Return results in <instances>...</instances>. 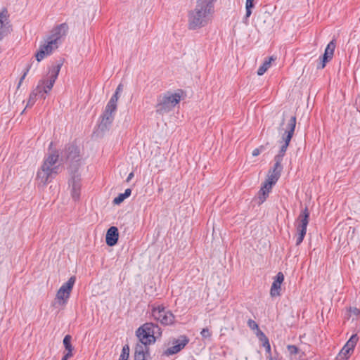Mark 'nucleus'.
Wrapping results in <instances>:
<instances>
[{"label":"nucleus","mask_w":360,"mask_h":360,"mask_svg":"<svg viewBox=\"0 0 360 360\" xmlns=\"http://www.w3.org/2000/svg\"><path fill=\"white\" fill-rule=\"evenodd\" d=\"M58 160L59 155L57 152L51 153L45 155L36 176V181L39 185H47L60 172V167Z\"/></svg>","instance_id":"nucleus-1"},{"label":"nucleus","mask_w":360,"mask_h":360,"mask_svg":"<svg viewBox=\"0 0 360 360\" xmlns=\"http://www.w3.org/2000/svg\"><path fill=\"white\" fill-rule=\"evenodd\" d=\"M63 58H59L53 62L49 68L47 78L39 81L37 86L32 91L37 98H46L45 94L52 89L63 65Z\"/></svg>","instance_id":"nucleus-2"},{"label":"nucleus","mask_w":360,"mask_h":360,"mask_svg":"<svg viewBox=\"0 0 360 360\" xmlns=\"http://www.w3.org/2000/svg\"><path fill=\"white\" fill-rule=\"evenodd\" d=\"M180 100L181 96L178 93L173 94L167 91L160 95L156 104V112L160 115L168 113L179 103Z\"/></svg>","instance_id":"nucleus-3"},{"label":"nucleus","mask_w":360,"mask_h":360,"mask_svg":"<svg viewBox=\"0 0 360 360\" xmlns=\"http://www.w3.org/2000/svg\"><path fill=\"white\" fill-rule=\"evenodd\" d=\"M210 15L195 7L188 14V27L191 30H195L206 26L210 20Z\"/></svg>","instance_id":"nucleus-4"},{"label":"nucleus","mask_w":360,"mask_h":360,"mask_svg":"<svg viewBox=\"0 0 360 360\" xmlns=\"http://www.w3.org/2000/svg\"><path fill=\"white\" fill-rule=\"evenodd\" d=\"M151 316L155 321L164 326L172 325L175 320V316L172 312L167 309L162 304H153L151 306Z\"/></svg>","instance_id":"nucleus-5"},{"label":"nucleus","mask_w":360,"mask_h":360,"mask_svg":"<svg viewBox=\"0 0 360 360\" xmlns=\"http://www.w3.org/2000/svg\"><path fill=\"white\" fill-rule=\"evenodd\" d=\"M160 328L153 323H146L136 330V335L139 341L147 344H152L155 342V334L159 333Z\"/></svg>","instance_id":"nucleus-6"},{"label":"nucleus","mask_w":360,"mask_h":360,"mask_svg":"<svg viewBox=\"0 0 360 360\" xmlns=\"http://www.w3.org/2000/svg\"><path fill=\"white\" fill-rule=\"evenodd\" d=\"M76 278L75 276H71L67 282L64 283L60 286L56 293V303L58 304L60 306L66 304L70 298V292L72 290Z\"/></svg>","instance_id":"nucleus-7"},{"label":"nucleus","mask_w":360,"mask_h":360,"mask_svg":"<svg viewBox=\"0 0 360 360\" xmlns=\"http://www.w3.org/2000/svg\"><path fill=\"white\" fill-rule=\"evenodd\" d=\"M58 48V45L46 38L45 39V44L40 46L39 50L35 54L37 60L38 62L41 61L45 57L50 56Z\"/></svg>","instance_id":"nucleus-8"},{"label":"nucleus","mask_w":360,"mask_h":360,"mask_svg":"<svg viewBox=\"0 0 360 360\" xmlns=\"http://www.w3.org/2000/svg\"><path fill=\"white\" fill-rule=\"evenodd\" d=\"M68 30V26L66 23L60 24L51 30L50 35L46 38L59 46L61 39L66 35Z\"/></svg>","instance_id":"nucleus-9"},{"label":"nucleus","mask_w":360,"mask_h":360,"mask_svg":"<svg viewBox=\"0 0 360 360\" xmlns=\"http://www.w3.org/2000/svg\"><path fill=\"white\" fill-rule=\"evenodd\" d=\"M359 338L356 334L352 335L339 353L340 360H348L349 354L352 352L358 342Z\"/></svg>","instance_id":"nucleus-10"},{"label":"nucleus","mask_w":360,"mask_h":360,"mask_svg":"<svg viewBox=\"0 0 360 360\" xmlns=\"http://www.w3.org/2000/svg\"><path fill=\"white\" fill-rule=\"evenodd\" d=\"M275 163L274 167L269 169V174L267 175V178L265 183L274 186L278 181V179L281 176V172L283 170V166L281 165V162L278 160H274Z\"/></svg>","instance_id":"nucleus-11"},{"label":"nucleus","mask_w":360,"mask_h":360,"mask_svg":"<svg viewBox=\"0 0 360 360\" xmlns=\"http://www.w3.org/2000/svg\"><path fill=\"white\" fill-rule=\"evenodd\" d=\"M117 109H112L108 105L105 106V110L101 116V121L99 127L101 130L106 129L112 122L114 120L115 112Z\"/></svg>","instance_id":"nucleus-12"},{"label":"nucleus","mask_w":360,"mask_h":360,"mask_svg":"<svg viewBox=\"0 0 360 360\" xmlns=\"http://www.w3.org/2000/svg\"><path fill=\"white\" fill-rule=\"evenodd\" d=\"M188 341L189 340L186 336H181L179 339L175 340L174 341V346L167 348L164 352V355L168 356L178 353L188 344Z\"/></svg>","instance_id":"nucleus-13"},{"label":"nucleus","mask_w":360,"mask_h":360,"mask_svg":"<svg viewBox=\"0 0 360 360\" xmlns=\"http://www.w3.org/2000/svg\"><path fill=\"white\" fill-rule=\"evenodd\" d=\"M295 126L296 117L292 116L287 124L284 133L282 135V143H285L289 145V143L293 136Z\"/></svg>","instance_id":"nucleus-14"},{"label":"nucleus","mask_w":360,"mask_h":360,"mask_svg":"<svg viewBox=\"0 0 360 360\" xmlns=\"http://www.w3.org/2000/svg\"><path fill=\"white\" fill-rule=\"evenodd\" d=\"M149 344L139 341L136 345L134 360H146L149 355Z\"/></svg>","instance_id":"nucleus-15"},{"label":"nucleus","mask_w":360,"mask_h":360,"mask_svg":"<svg viewBox=\"0 0 360 360\" xmlns=\"http://www.w3.org/2000/svg\"><path fill=\"white\" fill-rule=\"evenodd\" d=\"M79 148L71 144L66 147L63 155L66 157L67 160L74 163L79 161Z\"/></svg>","instance_id":"nucleus-16"},{"label":"nucleus","mask_w":360,"mask_h":360,"mask_svg":"<svg viewBox=\"0 0 360 360\" xmlns=\"http://www.w3.org/2000/svg\"><path fill=\"white\" fill-rule=\"evenodd\" d=\"M309 212L308 208L306 207L300 214L297 222H296V229H302L306 230L307 228V225L309 224Z\"/></svg>","instance_id":"nucleus-17"},{"label":"nucleus","mask_w":360,"mask_h":360,"mask_svg":"<svg viewBox=\"0 0 360 360\" xmlns=\"http://www.w3.org/2000/svg\"><path fill=\"white\" fill-rule=\"evenodd\" d=\"M119 232L115 226H111L108 229L105 236V242L108 246H114L118 240Z\"/></svg>","instance_id":"nucleus-18"},{"label":"nucleus","mask_w":360,"mask_h":360,"mask_svg":"<svg viewBox=\"0 0 360 360\" xmlns=\"http://www.w3.org/2000/svg\"><path fill=\"white\" fill-rule=\"evenodd\" d=\"M215 1L216 0H197L195 7L211 15L214 12Z\"/></svg>","instance_id":"nucleus-19"},{"label":"nucleus","mask_w":360,"mask_h":360,"mask_svg":"<svg viewBox=\"0 0 360 360\" xmlns=\"http://www.w3.org/2000/svg\"><path fill=\"white\" fill-rule=\"evenodd\" d=\"M79 181L80 179L78 178V176L74 174L72 179L69 181L70 186H72V197L75 200H77L80 196L81 185Z\"/></svg>","instance_id":"nucleus-20"},{"label":"nucleus","mask_w":360,"mask_h":360,"mask_svg":"<svg viewBox=\"0 0 360 360\" xmlns=\"http://www.w3.org/2000/svg\"><path fill=\"white\" fill-rule=\"evenodd\" d=\"M272 188V186L264 183L262 186L261 187L260 190L258 192V204L261 205L268 198L269 193L271 192Z\"/></svg>","instance_id":"nucleus-21"},{"label":"nucleus","mask_w":360,"mask_h":360,"mask_svg":"<svg viewBox=\"0 0 360 360\" xmlns=\"http://www.w3.org/2000/svg\"><path fill=\"white\" fill-rule=\"evenodd\" d=\"M8 24L7 11L4 9L0 12V41H1L6 33V25Z\"/></svg>","instance_id":"nucleus-22"},{"label":"nucleus","mask_w":360,"mask_h":360,"mask_svg":"<svg viewBox=\"0 0 360 360\" xmlns=\"http://www.w3.org/2000/svg\"><path fill=\"white\" fill-rule=\"evenodd\" d=\"M275 60L276 58L274 56H271L270 58L265 59L262 65L258 68L257 75L259 76L263 75L271 67V62Z\"/></svg>","instance_id":"nucleus-23"},{"label":"nucleus","mask_w":360,"mask_h":360,"mask_svg":"<svg viewBox=\"0 0 360 360\" xmlns=\"http://www.w3.org/2000/svg\"><path fill=\"white\" fill-rule=\"evenodd\" d=\"M335 46H336V44H335V41L334 39H333L332 41H330L328 43V44L327 45V46L325 49V52L323 55L325 57V59L329 58L331 60L333 58Z\"/></svg>","instance_id":"nucleus-24"},{"label":"nucleus","mask_w":360,"mask_h":360,"mask_svg":"<svg viewBox=\"0 0 360 360\" xmlns=\"http://www.w3.org/2000/svg\"><path fill=\"white\" fill-rule=\"evenodd\" d=\"M131 193V190L130 188H127L123 193H120L117 197L115 198L113 200V203L115 205H119L124 200L127 198L129 197Z\"/></svg>","instance_id":"nucleus-25"},{"label":"nucleus","mask_w":360,"mask_h":360,"mask_svg":"<svg viewBox=\"0 0 360 360\" xmlns=\"http://www.w3.org/2000/svg\"><path fill=\"white\" fill-rule=\"evenodd\" d=\"M288 147V144L282 143L278 154L274 157V160H278L282 162L283 156L285 155Z\"/></svg>","instance_id":"nucleus-26"},{"label":"nucleus","mask_w":360,"mask_h":360,"mask_svg":"<svg viewBox=\"0 0 360 360\" xmlns=\"http://www.w3.org/2000/svg\"><path fill=\"white\" fill-rule=\"evenodd\" d=\"M281 286V283H276L275 281L273 282L270 290V294L271 297H276L280 295Z\"/></svg>","instance_id":"nucleus-27"},{"label":"nucleus","mask_w":360,"mask_h":360,"mask_svg":"<svg viewBox=\"0 0 360 360\" xmlns=\"http://www.w3.org/2000/svg\"><path fill=\"white\" fill-rule=\"evenodd\" d=\"M71 339L72 337L70 335H66L63 338V342L67 352L72 353L73 347L71 345Z\"/></svg>","instance_id":"nucleus-28"},{"label":"nucleus","mask_w":360,"mask_h":360,"mask_svg":"<svg viewBox=\"0 0 360 360\" xmlns=\"http://www.w3.org/2000/svg\"><path fill=\"white\" fill-rule=\"evenodd\" d=\"M254 1L255 0H246V3H245L246 13H245V20H248L252 14V8L254 7V3H253Z\"/></svg>","instance_id":"nucleus-29"},{"label":"nucleus","mask_w":360,"mask_h":360,"mask_svg":"<svg viewBox=\"0 0 360 360\" xmlns=\"http://www.w3.org/2000/svg\"><path fill=\"white\" fill-rule=\"evenodd\" d=\"M297 230V238H296V245H300L306 235L307 231L302 229H296Z\"/></svg>","instance_id":"nucleus-30"},{"label":"nucleus","mask_w":360,"mask_h":360,"mask_svg":"<svg viewBox=\"0 0 360 360\" xmlns=\"http://www.w3.org/2000/svg\"><path fill=\"white\" fill-rule=\"evenodd\" d=\"M129 347L128 345L123 346L119 360H127L129 356Z\"/></svg>","instance_id":"nucleus-31"},{"label":"nucleus","mask_w":360,"mask_h":360,"mask_svg":"<svg viewBox=\"0 0 360 360\" xmlns=\"http://www.w3.org/2000/svg\"><path fill=\"white\" fill-rule=\"evenodd\" d=\"M118 99H119V96L113 94L106 105L112 107V109H117V103Z\"/></svg>","instance_id":"nucleus-32"},{"label":"nucleus","mask_w":360,"mask_h":360,"mask_svg":"<svg viewBox=\"0 0 360 360\" xmlns=\"http://www.w3.org/2000/svg\"><path fill=\"white\" fill-rule=\"evenodd\" d=\"M31 68V64H27L25 69V71L23 72V75H22V77H20V80H19V82L18 84V86L17 88L19 89L20 86H21L23 80L25 79V77L27 76L30 69Z\"/></svg>","instance_id":"nucleus-33"},{"label":"nucleus","mask_w":360,"mask_h":360,"mask_svg":"<svg viewBox=\"0 0 360 360\" xmlns=\"http://www.w3.org/2000/svg\"><path fill=\"white\" fill-rule=\"evenodd\" d=\"M37 101V97H36V95L35 94L33 93V91L31 92V94H30V96H29V99L27 101V107H29V106H32L34 103L36 102Z\"/></svg>","instance_id":"nucleus-34"},{"label":"nucleus","mask_w":360,"mask_h":360,"mask_svg":"<svg viewBox=\"0 0 360 360\" xmlns=\"http://www.w3.org/2000/svg\"><path fill=\"white\" fill-rule=\"evenodd\" d=\"M200 335L202 338L207 339L211 337L212 333L210 331V330L207 328H205L201 330Z\"/></svg>","instance_id":"nucleus-35"},{"label":"nucleus","mask_w":360,"mask_h":360,"mask_svg":"<svg viewBox=\"0 0 360 360\" xmlns=\"http://www.w3.org/2000/svg\"><path fill=\"white\" fill-rule=\"evenodd\" d=\"M288 350L290 354H297L298 353V348L295 345H288Z\"/></svg>","instance_id":"nucleus-36"},{"label":"nucleus","mask_w":360,"mask_h":360,"mask_svg":"<svg viewBox=\"0 0 360 360\" xmlns=\"http://www.w3.org/2000/svg\"><path fill=\"white\" fill-rule=\"evenodd\" d=\"M330 59L329 58H326L325 59V57L323 56H322V60L320 62V63L317 65V68L318 69H323L325 68L326 66V64L327 62L330 61Z\"/></svg>","instance_id":"nucleus-37"},{"label":"nucleus","mask_w":360,"mask_h":360,"mask_svg":"<svg viewBox=\"0 0 360 360\" xmlns=\"http://www.w3.org/2000/svg\"><path fill=\"white\" fill-rule=\"evenodd\" d=\"M283 280H284V275L283 274L282 272H278L276 274V278L274 281H275L276 283H282Z\"/></svg>","instance_id":"nucleus-38"},{"label":"nucleus","mask_w":360,"mask_h":360,"mask_svg":"<svg viewBox=\"0 0 360 360\" xmlns=\"http://www.w3.org/2000/svg\"><path fill=\"white\" fill-rule=\"evenodd\" d=\"M349 311L354 316H360V309L356 307H350Z\"/></svg>","instance_id":"nucleus-39"},{"label":"nucleus","mask_w":360,"mask_h":360,"mask_svg":"<svg viewBox=\"0 0 360 360\" xmlns=\"http://www.w3.org/2000/svg\"><path fill=\"white\" fill-rule=\"evenodd\" d=\"M248 325L252 330L258 328V325L257 324V323L252 319L248 320Z\"/></svg>","instance_id":"nucleus-40"},{"label":"nucleus","mask_w":360,"mask_h":360,"mask_svg":"<svg viewBox=\"0 0 360 360\" xmlns=\"http://www.w3.org/2000/svg\"><path fill=\"white\" fill-rule=\"evenodd\" d=\"M122 90H123V85L122 84H120L117 86L114 94L120 96V94L122 91Z\"/></svg>","instance_id":"nucleus-41"},{"label":"nucleus","mask_w":360,"mask_h":360,"mask_svg":"<svg viewBox=\"0 0 360 360\" xmlns=\"http://www.w3.org/2000/svg\"><path fill=\"white\" fill-rule=\"evenodd\" d=\"M262 148H263V147L262 146L261 148L254 149L252 151V156L256 157V156L259 155L260 154V153L262 152Z\"/></svg>","instance_id":"nucleus-42"},{"label":"nucleus","mask_w":360,"mask_h":360,"mask_svg":"<svg viewBox=\"0 0 360 360\" xmlns=\"http://www.w3.org/2000/svg\"><path fill=\"white\" fill-rule=\"evenodd\" d=\"M73 355L72 353H70V352H66V354L63 356V357L62 358L61 360H68V359H70V357H72Z\"/></svg>","instance_id":"nucleus-43"},{"label":"nucleus","mask_w":360,"mask_h":360,"mask_svg":"<svg viewBox=\"0 0 360 360\" xmlns=\"http://www.w3.org/2000/svg\"><path fill=\"white\" fill-rule=\"evenodd\" d=\"M264 346L266 347L267 352H270L271 347H270L269 340L266 338V342L264 343Z\"/></svg>","instance_id":"nucleus-44"},{"label":"nucleus","mask_w":360,"mask_h":360,"mask_svg":"<svg viewBox=\"0 0 360 360\" xmlns=\"http://www.w3.org/2000/svg\"><path fill=\"white\" fill-rule=\"evenodd\" d=\"M134 176V172H131V173H129V175H128V176H127V179H126V181H127V182H129V181L132 179V178H133Z\"/></svg>","instance_id":"nucleus-45"}]
</instances>
